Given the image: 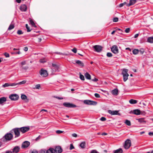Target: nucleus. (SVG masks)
<instances>
[{
	"label": "nucleus",
	"mask_w": 153,
	"mask_h": 153,
	"mask_svg": "<svg viewBox=\"0 0 153 153\" xmlns=\"http://www.w3.org/2000/svg\"><path fill=\"white\" fill-rule=\"evenodd\" d=\"M13 137V135L11 133H7L0 140L1 141H5L6 140H10Z\"/></svg>",
	"instance_id": "nucleus-1"
},
{
	"label": "nucleus",
	"mask_w": 153,
	"mask_h": 153,
	"mask_svg": "<svg viewBox=\"0 0 153 153\" xmlns=\"http://www.w3.org/2000/svg\"><path fill=\"white\" fill-rule=\"evenodd\" d=\"M83 102L86 104L91 105H95L97 104V102H96L89 100H84Z\"/></svg>",
	"instance_id": "nucleus-2"
},
{
	"label": "nucleus",
	"mask_w": 153,
	"mask_h": 153,
	"mask_svg": "<svg viewBox=\"0 0 153 153\" xmlns=\"http://www.w3.org/2000/svg\"><path fill=\"white\" fill-rule=\"evenodd\" d=\"M20 129L19 128H14L12 129L11 131V132L13 133V131L15 135V137H18L20 135Z\"/></svg>",
	"instance_id": "nucleus-3"
},
{
	"label": "nucleus",
	"mask_w": 153,
	"mask_h": 153,
	"mask_svg": "<svg viewBox=\"0 0 153 153\" xmlns=\"http://www.w3.org/2000/svg\"><path fill=\"white\" fill-rule=\"evenodd\" d=\"M131 142L130 140L127 139L125 141L124 147L126 149H128L131 146Z\"/></svg>",
	"instance_id": "nucleus-4"
},
{
	"label": "nucleus",
	"mask_w": 153,
	"mask_h": 153,
	"mask_svg": "<svg viewBox=\"0 0 153 153\" xmlns=\"http://www.w3.org/2000/svg\"><path fill=\"white\" fill-rule=\"evenodd\" d=\"M39 73L40 75L43 77H46L48 75L47 71L43 68L41 70Z\"/></svg>",
	"instance_id": "nucleus-5"
},
{
	"label": "nucleus",
	"mask_w": 153,
	"mask_h": 153,
	"mask_svg": "<svg viewBox=\"0 0 153 153\" xmlns=\"http://www.w3.org/2000/svg\"><path fill=\"white\" fill-rule=\"evenodd\" d=\"M63 105L65 107L68 108H75L77 107L76 105L69 102H64L63 103Z\"/></svg>",
	"instance_id": "nucleus-6"
},
{
	"label": "nucleus",
	"mask_w": 153,
	"mask_h": 153,
	"mask_svg": "<svg viewBox=\"0 0 153 153\" xmlns=\"http://www.w3.org/2000/svg\"><path fill=\"white\" fill-rule=\"evenodd\" d=\"M93 48L94 51L97 52H99L102 50V47L101 46L99 45H96L93 46Z\"/></svg>",
	"instance_id": "nucleus-7"
},
{
	"label": "nucleus",
	"mask_w": 153,
	"mask_h": 153,
	"mask_svg": "<svg viewBox=\"0 0 153 153\" xmlns=\"http://www.w3.org/2000/svg\"><path fill=\"white\" fill-rule=\"evenodd\" d=\"M9 97L12 100H16L18 99L19 97L16 94H12L9 96Z\"/></svg>",
	"instance_id": "nucleus-8"
},
{
	"label": "nucleus",
	"mask_w": 153,
	"mask_h": 153,
	"mask_svg": "<svg viewBox=\"0 0 153 153\" xmlns=\"http://www.w3.org/2000/svg\"><path fill=\"white\" fill-rule=\"evenodd\" d=\"M19 128L20 131L23 133L27 131L30 129V127L29 126L22 127Z\"/></svg>",
	"instance_id": "nucleus-9"
},
{
	"label": "nucleus",
	"mask_w": 153,
	"mask_h": 153,
	"mask_svg": "<svg viewBox=\"0 0 153 153\" xmlns=\"http://www.w3.org/2000/svg\"><path fill=\"white\" fill-rule=\"evenodd\" d=\"M108 112L111 115H120V114L119 113H118V111H111V110H108Z\"/></svg>",
	"instance_id": "nucleus-10"
},
{
	"label": "nucleus",
	"mask_w": 153,
	"mask_h": 153,
	"mask_svg": "<svg viewBox=\"0 0 153 153\" xmlns=\"http://www.w3.org/2000/svg\"><path fill=\"white\" fill-rule=\"evenodd\" d=\"M111 49L112 52L116 54L118 53V49L116 45L113 46Z\"/></svg>",
	"instance_id": "nucleus-11"
},
{
	"label": "nucleus",
	"mask_w": 153,
	"mask_h": 153,
	"mask_svg": "<svg viewBox=\"0 0 153 153\" xmlns=\"http://www.w3.org/2000/svg\"><path fill=\"white\" fill-rule=\"evenodd\" d=\"M54 150L55 152L56 153H61L62 151V149L60 146L56 147Z\"/></svg>",
	"instance_id": "nucleus-12"
},
{
	"label": "nucleus",
	"mask_w": 153,
	"mask_h": 153,
	"mask_svg": "<svg viewBox=\"0 0 153 153\" xmlns=\"http://www.w3.org/2000/svg\"><path fill=\"white\" fill-rule=\"evenodd\" d=\"M21 98L22 100L25 101V102H27L29 101V99H27V96L25 94H22Z\"/></svg>",
	"instance_id": "nucleus-13"
},
{
	"label": "nucleus",
	"mask_w": 153,
	"mask_h": 153,
	"mask_svg": "<svg viewBox=\"0 0 153 153\" xmlns=\"http://www.w3.org/2000/svg\"><path fill=\"white\" fill-rule=\"evenodd\" d=\"M137 2L136 0H130L129 3L126 4V6L127 7H130L131 5L134 4Z\"/></svg>",
	"instance_id": "nucleus-14"
},
{
	"label": "nucleus",
	"mask_w": 153,
	"mask_h": 153,
	"mask_svg": "<svg viewBox=\"0 0 153 153\" xmlns=\"http://www.w3.org/2000/svg\"><path fill=\"white\" fill-rule=\"evenodd\" d=\"M30 143L27 141H25L22 144V148H25L27 147L30 145Z\"/></svg>",
	"instance_id": "nucleus-15"
},
{
	"label": "nucleus",
	"mask_w": 153,
	"mask_h": 153,
	"mask_svg": "<svg viewBox=\"0 0 153 153\" xmlns=\"http://www.w3.org/2000/svg\"><path fill=\"white\" fill-rule=\"evenodd\" d=\"M20 9L22 11H26L27 9L26 5L25 4L21 5L20 6Z\"/></svg>",
	"instance_id": "nucleus-16"
},
{
	"label": "nucleus",
	"mask_w": 153,
	"mask_h": 153,
	"mask_svg": "<svg viewBox=\"0 0 153 153\" xmlns=\"http://www.w3.org/2000/svg\"><path fill=\"white\" fill-rule=\"evenodd\" d=\"M52 66L53 67V70L54 71H58L59 69V67L58 65H56V64H52Z\"/></svg>",
	"instance_id": "nucleus-17"
},
{
	"label": "nucleus",
	"mask_w": 153,
	"mask_h": 153,
	"mask_svg": "<svg viewBox=\"0 0 153 153\" xmlns=\"http://www.w3.org/2000/svg\"><path fill=\"white\" fill-rule=\"evenodd\" d=\"M20 149V148L19 147L15 146L13 149L12 152L13 153H18L19 152Z\"/></svg>",
	"instance_id": "nucleus-18"
},
{
	"label": "nucleus",
	"mask_w": 153,
	"mask_h": 153,
	"mask_svg": "<svg viewBox=\"0 0 153 153\" xmlns=\"http://www.w3.org/2000/svg\"><path fill=\"white\" fill-rule=\"evenodd\" d=\"M137 120L140 123L145 124L146 122V121L145 120L144 118H140L137 119Z\"/></svg>",
	"instance_id": "nucleus-19"
},
{
	"label": "nucleus",
	"mask_w": 153,
	"mask_h": 153,
	"mask_svg": "<svg viewBox=\"0 0 153 153\" xmlns=\"http://www.w3.org/2000/svg\"><path fill=\"white\" fill-rule=\"evenodd\" d=\"M7 100L6 98L3 97L0 98V104H2Z\"/></svg>",
	"instance_id": "nucleus-20"
},
{
	"label": "nucleus",
	"mask_w": 153,
	"mask_h": 153,
	"mask_svg": "<svg viewBox=\"0 0 153 153\" xmlns=\"http://www.w3.org/2000/svg\"><path fill=\"white\" fill-rule=\"evenodd\" d=\"M140 111L139 109H135L133 111V113L135 114L140 115Z\"/></svg>",
	"instance_id": "nucleus-21"
},
{
	"label": "nucleus",
	"mask_w": 153,
	"mask_h": 153,
	"mask_svg": "<svg viewBox=\"0 0 153 153\" xmlns=\"http://www.w3.org/2000/svg\"><path fill=\"white\" fill-rule=\"evenodd\" d=\"M111 92L113 94L117 95L118 94V90L117 88L115 89L112 91Z\"/></svg>",
	"instance_id": "nucleus-22"
},
{
	"label": "nucleus",
	"mask_w": 153,
	"mask_h": 153,
	"mask_svg": "<svg viewBox=\"0 0 153 153\" xmlns=\"http://www.w3.org/2000/svg\"><path fill=\"white\" fill-rule=\"evenodd\" d=\"M85 76L87 79H91V75L88 72L85 74Z\"/></svg>",
	"instance_id": "nucleus-23"
},
{
	"label": "nucleus",
	"mask_w": 153,
	"mask_h": 153,
	"mask_svg": "<svg viewBox=\"0 0 153 153\" xmlns=\"http://www.w3.org/2000/svg\"><path fill=\"white\" fill-rule=\"evenodd\" d=\"M55 152L53 148H50L47 150V153H55Z\"/></svg>",
	"instance_id": "nucleus-24"
},
{
	"label": "nucleus",
	"mask_w": 153,
	"mask_h": 153,
	"mask_svg": "<svg viewBox=\"0 0 153 153\" xmlns=\"http://www.w3.org/2000/svg\"><path fill=\"white\" fill-rule=\"evenodd\" d=\"M128 72V70L125 69H123V71L122 72V74L123 75H125L126 74H128L127 72Z\"/></svg>",
	"instance_id": "nucleus-25"
},
{
	"label": "nucleus",
	"mask_w": 153,
	"mask_h": 153,
	"mask_svg": "<svg viewBox=\"0 0 153 153\" xmlns=\"http://www.w3.org/2000/svg\"><path fill=\"white\" fill-rule=\"evenodd\" d=\"M76 62L81 66L83 67L84 66V64L80 60H76Z\"/></svg>",
	"instance_id": "nucleus-26"
},
{
	"label": "nucleus",
	"mask_w": 153,
	"mask_h": 153,
	"mask_svg": "<svg viewBox=\"0 0 153 153\" xmlns=\"http://www.w3.org/2000/svg\"><path fill=\"white\" fill-rule=\"evenodd\" d=\"M123 150L122 149L120 148L114 151V153H122Z\"/></svg>",
	"instance_id": "nucleus-27"
},
{
	"label": "nucleus",
	"mask_w": 153,
	"mask_h": 153,
	"mask_svg": "<svg viewBox=\"0 0 153 153\" xmlns=\"http://www.w3.org/2000/svg\"><path fill=\"white\" fill-rule=\"evenodd\" d=\"M129 103L131 104H135L137 103V101L133 99H131L129 101Z\"/></svg>",
	"instance_id": "nucleus-28"
},
{
	"label": "nucleus",
	"mask_w": 153,
	"mask_h": 153,
	"mask_svg": "<svg viewBox=\"0 0 153 153\" xmlns=\"http://www.w3.org/2000/svg\"><path fill=\"white\" fill-rule=\"evenodd\" d=\"M148 42L153 43V37H149L147 39Z\"/></svg>",
	"instance_id": "nucleus-29"
},
{
	"label": "nucleus",
	"mask_w": 153,
	"mask_h": 153,
	"mask_svg": "<svg viewBox=\"0 0 153 153\" xmlns=\"http://www.w3.org/2000/svg\"><path fill=\"white\" fill-rule=\"evenodd\" d=\"M139 50L137 49H134L133 51L132 52L133 54L136 55L138 53Z\"/></svg>",
	"instance_id": "nucleus-30"
},
{
	"label": "nucleus",
	"mask_w": 153,
	"mask_h": 153,
	"mask_svg": "<svg viewBox=\"0 0 153 153\" xmlns=\"http://www.w3.org/2000/svg\"><path fill=\"white\" fill-rule=\"evenodd\" d=\"M123 81L126 82L128 79V76H129L128 74H126L125 75H123Z\"/></svg>",
	"instance_id": "nucleus-31"
},
{
	"label": "nucleus",
	"mask_w": 153,
	"mask_h": 153,
	"mask_svg": "<svg viewBox=\"0 0 153 153\" xmlns=\"http://www.w3.org/2000/svg\"><path fill=\"white\" fill-rule=\"evenodd\" d=\"M85 142H83L80 144L79 146L82 149H84L85 147Z\"/></svg>",
	"instance_id": "nucleus-32"
},
{
	"label": "nucleus",
	"mask_w": 153,
	"mask_h": 153,
	"mask_svg": "<svg viewBox=\"0 0 153 153\" xmlns=\"http://www.w3.org/2000/svg\"><path fill=\"white\" fill-rule=\"evenodd\" d=\"M14 26L13 25L11 24L9 26L8 29V30H11L13 29L14 28Z\"/></svg>",
	"instance_id": "nucleus-33"
},
{
	"label": "nucleus",
	"mask_w": 153,
	"mask_h": 153,
	"mask_svg": "<svg viewBox=\"0 0 153 153\" xmlns=\"http://www.w3.org/2000/svg\"><path fill=\"white\" fill-rule=\"evenodd\" d=\"M125 123L128 126H130L131 125L130 121L128 120H126Z\"/></svg>",
	"instance_id": "nucleus-34"
},
{
	"label": "nucleus",
	"mask_w": 153,
	"mask_h": 153,
	"mask_svg": "<svg viewBox=\"0 0 153 153\" xmlns=\"http://www.w3.org/2000/svg\"><path fill=\"white\" fill-rule=\"evenodd\" d=\"M39 153H47V151L45 149H42L39 151Z\"/></svg>",
	"instance_id": "nucleus-35"
},
{
	"label": "nucleus",
	"mask_w": 153,
	"mask_h": 153,
	"mask_svg": "<svg viewBox=\"0 0 153 153\" xmlns=\"http://www.w3.org/2000/svg\"><path fill=\"white\" fill-rule=\"evenodd\" d=\"M9 86H10V83H5L4 84L2 85V87L4 88H5Z\"/></svg>",
	"instance_id": "nucleus-36"
},
{
	"label": "nucleus",
	"mask_w": 153,
	"mask_h": 153,
	"mask_svg": "<svg viewBox=\"0 0 153 153\" xmlns=\"http://www.w3.org/2000/svg\"><path fill=\"white\" fill-rule=\"evenodd\" d=\"M46 60L45 59H40L39 60V62L41 63H44L46 62Z\"/></svg>",
	"instance_id": "nucleus-37"
},
{
	"label": "nucleus",
	"mask_w": 153,
	"mask_h": 153,
	"mask_svg": "<svg viewBox=\"0 0 153 153\" xmlns=\"http://www.w3.org/2000/svg\"><path fill=\"white\" fill-rule=\"evenodd\" d=\"M10 86H15L17 85H18V83H10Z\"/></svg>",
	"instance_id": "nucleus-38"
},
{
	"label": "nucleus",
	"mask_w": 153,
	"mask_h": 153,
	"mask_svg": "<svg viewBox=\"0 0 153 153\" xmlns=\"http://www.w3.org/2000/svg\"><path fill=\"white\" fill-rule=\"evenodd\" d=\"M126 4H127V3L126 2H124L123 3L120 4L119 5V7H122L124 5H126Z\"/></svg>",
	"instance_id": "nucleus-39"
},
{
	"label": "nucleus",
	"mask_w": 153,
	"mask_h": 153,
	"mask_svg": "<svg viewBox=\"0 0 153 153\" xmlns=\"http://www.w3.org/2000/svg\"><path fill=\"white\" fill-rule=\"evenodd\" d=\"M26 64V62L25 61H23L20 63V65L21 67L23 66V65Z\"/></svg>",
	"instance_id": "nucleus-40"
},
{
	"label": "nucleus",
	"mask_w": 153,
	"mask_h": 153,
	"mask_svg": "<svg viewBox=\"0 0 153 153\" xmlns=\"http://www.w3.org/2000/svg\"><path fill=\"white\" fill-rule=\"evenodd\" d=\"M30 22L31 24L33 26L35 27V24L34 22L33 21V20L32 19H30Z\"/></svg>",
	"instance_id": "nucleus-41"
},
{
	"label": "nucleus",
	"mask_w": 153,
	"mask_h": 153,
	"mask_svg": "<svg viewBox=\"0 0 153 153\" xmlns=\"http://www.w3.org/2000/svg\"><path fill=\"white\" fill-rule=\"evenodd\" d=\"M80 78L82 80H84L85 79L84 77V76H83L81 74H80Z\"/></svg>",
	"instance_id": "nucleus-42"
},
{
	"label": "nucleus",
	"mask_w": 153,
	"mask_h": 153,
	"mask_svg": "<svg viewBox=\"0 0 153 153\" xmlns=\"http://www.w3.org/2000/svg\"><path fill=\"white\" fill-rule=\"evenodd\" d=\"M26 82V81L25 80H23L21 82H20L19 83H18V85H21L25 83Z\"/></svg>",
	"instance_id": "nucleus-43"
},
{
	"label": "nucleus",
	"mask_w": 153,
	"mask_h": 153,
	"mask_svg": "<svg viewBox=\"0 0 153 153\" xmlns=\"http://www.w3.org/2000/svg\"><path fill=\"white\" fill-rule=\"evenodd\" d=\"M17 33L19 35H20L22 34L23 33V32L21 30H19L17 31Z\"/></svg>",
	"instance_id": "nucleus-44"
},
{
	"label": "nucleus",
	"mask_w": 153,
	"mask_h": 153,
	"mask_svg": "<svg viewBox=\"0 0 153 153\" xmlns=\"http://www.w3.org/2000/svg\"><path fill=\"white\" fill-rule=\"evenodd\" d=\"M22 68V70H26L28 68V67L27 66H22L21 67Z\"/></svg>",
	"instance_id": "nucleus-45"
},
{
	"label": "nucleus",
	"mask_w": 153,
	"mask_h": 153,
	"mask_svg": "<svg viewBox=\"0 0 153 153\" xmlns=\"http://www.w3.org/2000/svg\"><path fill=\"white\" fill-rule=\"evenodd\" d=\"M25 26H26V28L27 29V31L28 32H30V31H31V30H30V28H29V27L28 26V25L27 24H26L25 25Z\"/></svg>",
	"instance_id": "nucleus-46"
},
{
	"label": "nucleus",
	"mask_w": 153,
	"mask_h": 153,
	"mask_svg": "<svg viewBox=\"0 0 153 153\" xmlns=\"http://www.w3.org/2000/svg\"><path fill=\"white\" fill-rule=\"evenodd\" d=\"M72 51H73L74 53H76L77 52V49L76 48H74L71 50Z\"/></svg>",
	"instance_id": "nucleus-47"
},
{
	"label": "nucleus",
	"mask_w": 153,
	"mask_h": 153,
	"mask_svg": "<svg viewBox=\"0 0 153 153\" xmlns=\"http://www.w3.org/2000/svg\"><path fill=\"white\" fill-rule=\"evenodd\" d=\"M74 148V146H73V145L72 144H71L70 145V149L71 150L73 149Z\"/></svg>",
	"instance_id": "nucleus-48"
},
{
	"label": "nucleus",
	"mask_w": 153,
	"mask_h": 153,
	"mask_svg": "<svg viewBox=\"0 0 153 153\" xmlns=\"http://www.w3.org/2000/svg\"><path fill=\"white\" fill-rule=\"evenodd\" d=\"M107 56L108 57H111L112 56V54L111 53H108L107 54Z\"/></svg>",
	"instance_id": "nucleus-49"
},
{
	"label": "nucleus",
	"mask_w": 153,
	"mask_h": 153,
	"mask_svg": "<svg viewBox=\"0 0 153 153\" xmlns=\"http://www.w3.org/2000/svg\"><path fill=\"white\" fill-rule=\"evenodd\" d=\"M118 20V19L117 17H115V18H114L113 19V21L114 22H117Z\"/></svg>",
	"instance_id": "nucleus-50"
},
{
	"label": "nucleus",
	"mask_w": 153,
	"mask_h": 153,
	"mask_svg": "<svg viewBox=\"0 0 153 153\" xmlns=\"http://www.w3.org/2000/svg\"><path fill=\"white\" fill-rule=\"evenodd\" d=\"M100 120L102 121H105L106 120V119L104 117H102L100 118Z\"/></svg>",
	"instance_id": "nucleus-51"
},
{
	"label": "nucleus",
	"mask_w": 153,
	"mask_h": 153,
	"mask_svg": "<svg viewBox=\"0 0 153 153\" xmlns=\"http://www.w3.org/2000/svg\"><path fill=\"white\" fill-rule=\"evenodd\" d=\"M94 96L96 98H100V95L97 93H95L94 94Z\"/></svg>",
	"instance_id": "nucleus-52"
},
{
	"label": "nucleus",
	"mask_w": 153,
	"mask_h": 153,
	"mask_svg": "<svg viewBox=\"0 0 153 153\" xmlns=\"http://www.w3.org/2000/svg\"><path fill=\"white\" fill-rule=\"evenodd\" d=\"M130 29L129 28H128L126 29L125 30V32L126 33H128L130 31Z\"/></svg>",
	"instance_id": "nucleus-53"
},
{
	"label": "nucleus",
	"mask_w": 153,
	"mask_h": 153,
	"mask_svg": "<svg viewBox=\"0 0 153 153\" xmlns=\"http://www.w3.org/2000/svg\"><path fill=\"white\" fill-rule=\"evenodd\" d=\"M144 51V50L143 49H141L140 51H139L140 52V54H143Z\"/></svg>",
	"instance_id": "nucleus-54"
},
{
	"label": "nucleus",
	"mask_w": 153,
	"mask_h": 153,
	"mask_svg": "<svg viewBox=\"0 0 153 153\" xmlns=\"http://www.w3.org/2000/svg\"><path fill=\"white\" fill-rule=\"evenodd\" d=\"M63 131H61L60 130H57L56 131V132L57 134H61L62 133Z\"/></svg>",
	"instance_id": "nucleus-55"
},
{
	"label": "nucleus",
	"mask_w": 153,
	"mask_h": 153,
	"mask_svg": "<svg viewBox=\"0 0 153 153\" xmlns=\"http://www.w3.org/2000/svg\"><path fill=\"white\" fill-rule=\"evenodd\" d=\"M40 87L39 84H37L36 85L35 88L36 89H39Z\"/></svg>",
	"instance_id": "nucleus-56"
},
{
	"label": "nucleus",
	"mask_w": 153,
	"mask_h": 153,
	"mask_svg": "<svg viewBox=\"0 0 153 153\" xmlns=\"http://www.w3.org/2000/svg\"><path fill=\"white\" fill-rule=\"evenodd\" d=\"M4 55L6 57H9V55L8 53H4Z\"/></svg>",
	"instance_id": "nucleus-57"
},
{
	"label": "nucleus",
	"mask_w": 153,
	"mask_h": 153,
	"mask_svg": "<svg viewBox=\"0 0 153 153\" xmlns=\"http://www.w3.org/2000/svg\"><path fill=\"white\" fill-rule=\"evenodd\" d=\"M72 135L73 137H77V134L75 133L73 134H72Z\"/></svg>",
	"instance_id": "nucleus-58"
},
{
	"label": "nucleus",
	"mask_w": 153,
	"mask_h": 153,
	"mask_svg": "<svg viewBox=\"0 0 153 153\" xmlns=\"http://www.w3.org/2000/svg\"><path fill=\"white\" fill-rule=\"evenodd\" d=\"M91 153H98V152L96 150H93L91 151Z\"/></svg>",
	"instance_id": "nucleus-59"
},
{
	"label": "nucleus",
	"mask_w": 153,
	"mask_h": 153,
	"mask_svg": "<svg viewBox=\"0 0 153 153\" xmlns=\"http://www.w3.org/2000/svg\"><path fill=\"white\" fill-rule=\"evenodd\" d=\"M139 34L138 33L134 35V38H137L139 36Z\"/></svg>",
	"instance_id": "nucleus-60"
},
{
	"label": "nucleus",
	"mask_w": 153,
	"mask_h": 153,
	"mask_svg": "<svg viewBox=\"0 0 153 153\" xmlns=\"http://www.w3.org/2000/svg\"><path fill=\"white\" fill-rule=\"evenodd\" d=\"M24 50L25 51H27L28 50V48L27 47H25L24 48Z\"/></svg>",
	"instance_id": "nucleus-61"
},
{
	"label": "nucleus",
	"mask_w": 153,
	"mask_h": 153,
	"mask_svg": "<svg viewBox=\"0 0 153 153\" xmlns=\"http://www.w3.org/2000/svg\"><path fill=\"white\" fill-rule=\"evenodd\" d=\"M92 81L94 82H97L98 80V79H97L95 78L94 79H92Z\"/></svg>",
	"instance_id": "nucleus-62"
},
{
	"label": "nucleus",
	"mask_w": 153,
	"mask_h": 153,
	"mask_svg": "<svg viewBox=\"0 0 153 153\" xmlns=\"http://www.w3.org/2000/svg\"><path fill=\"white\" fill-rule=\"evenodd\" d=\"M31 153H38V152L36 150H34Z\"/></svg>",
	"instance_id": "nucleus-63"
},
{
	"label": "nucleus",
	"mask_w": 153,
	"mask_h": 153,
	"mask_svg": "<svg viewBox=\"0 0 153 153\" xmlns=\"http://www.w3.org/2000/svg\"><path fill=\"white\" fill-rule=\"evenodd\" d=\"M5 153H13L12 152L10 151H7Z\"/></svg>",
	"instance_id": "nucleus-64"
}]
</instances>
